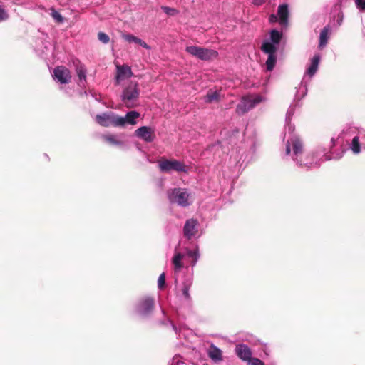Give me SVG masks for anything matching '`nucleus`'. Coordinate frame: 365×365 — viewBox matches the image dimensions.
<instances>
[{"mask_svg":"<svg viewBox=\"0 0 365 365\" xmlns=\"http://www.w3.org/2000/svg\"><path fill=\"white\" fill-rule=\"evenodd\" d=\"M183 364L181 361V356L180 355H175L169 362V365H180Z\"/></svg>","mask_w":365,"mask_h":365,"instance_id":"31","label":"nucleus"},{"mask_svg":"<svg viewBox=\"0 0 365 365\" xmlns=\"http://www.w3.org/2000/svg\"><path fill=\"white\" fill-rule=\"evenodd\" d=\"M199 223L198 221L195 219L191 218L186 221L184 228L183 232L185 237L187 239H191L195 237L198 231Z\"/></svg>","mask_w":365,"mask_h":365,"instance_id":"15","label":"nucleus"},{"mask_svg":"<svg viewBox=\"0 0 365 365\" xmlns=\"http://www.w3.org/2000/svg\"><path fill=\"white\" fill-rule=\"evenodd\" d=\"M277 16L275 15V14H272L270 16H269V21L271 22H276L277 21Z\"/></svg>","mask_w":365,"mask_h":365,"instance_id":"37","label":"nucleus"},{"mask_svg":"<svg viewBox=\"0 0 365 365\" xmlns=\"http://www.w3.org/2000/svg\"><path fill=\"white\" fill-rule=\"evenodd\" d=\"M295 105H291L287 110L286 115L285 130H288L290 136L286 142V155L291 157L299 166L312 168L319 166L322 163L331 160H339L341 158L345 153V149L342 147L339 151L333 150V148L337 145H342L343 140L340 136L332 137L330 140L329 148L319 146L315 151L310 154H304L303 151V145L297 136L292 135V133L294 128L289 123L294 115Z\"/></svg>","mask_w":365,"mask_h":365,"instance_id":"1","label":"nucleus"},{"mask_svg":"<svg viewBox=\"0 0 365 365\" xmlns=\"http://www.w3.org/2000/svg\"><path fill=\"white\" fill-rule=\"evenodd\" d=\"M329 31H330V29H329V26H325L322 30V31L320 33V36H319V47L320 48H324L327 45L328 39L329 38Z\"/></svg>","mask_w":365,"mask_h":365,"instance_id":"22","label":"nucleus"},{"mask_svg":"<svg viewBox=\"0 0 365 365\" xmlns=\"http://www.w3.org/2000/svg\"><path fill=\"white\" fill-rule=\"evenodd\" d=\"M76 71L80 80V82H86L87 71L85 66L81 63H78L76 66Z\"/></svg>","mask_w":365,"mask_h":365,"instance_id":"24","label":"nucleus"},{"mask_svg":"<svg viewBox=\"0 0 365 365\" xmlns=\"http://www.w3.org/2000/svg\"><path fill=\"white\" fill-rule=\"evenodd\" d=\"M172 326L173 329L175 331L176 334H178V328L175 325H174L172 322H169Z\"/></svg>","mask_w":365,"mask_h":365,"instance_id":"40","label":"nucleus"},{"mask_svg":"<svg viewBox=\"0 0 365 365\" xmlns=\"http://www.w3.org/2000/svg\"><path fill=\"white\" fill-rule=\"evenodd\" d=\"M118 115L113 113H102L96 116V121L101 125L104 127H108L113 125L118 127L117 125Z\"/></svg>","mask_w":365,"mask_h":365,"instance_id":"13","label":"nucleus"},{"mask_svg":"<svg viewBox=\"0 0 365 365\" xmlns=\"http://www.w3.org/2000/svg\"><path fill=\"white\" fill-rule=\"evenodd\" d=\"M320 58L319 54H315L311 59L310 64L307 68L301 83L297 90L296 98L301 99L307 94V85L318 70Z\"/></svg>","mask_w":365,"mask_h":365,"instance_id":"2","label":"nucleus"},{"mask_svg":"<svg viewBox=\"0 0 365 365\" xmlns=\"http://www.w3.org/2000/svg\"><path fill=\"white\" fill-rule=\"evenodd\" d=\"M185 50L190 55L202 61H210L218 56L217 51L207 48L190 46H187Z\"/></svg>","mask_w":365,"mask_h":365,"instance_id":"7","label":"nucleus"},{"mask_svg":"<svg viewBox=\"0 0 365 365\" xmlns=\"http://www.w3.org/2000/svg\"><path fill=\"white\" fill-rule=\"evenodd\" d=\"M220 98V93L217 91H209L206 96L204 97L205 103H210L213 101H218Z\"/></svg>","mask_w":365,"mask_h":365,"instance_id":"25","label":"nucleus"},{"mask_svg":"<svg viewBox=\"0 0 365 365\" xmlns=\"http://www.w3.org/2000/svg\"><path fill=\"white\" fill-rule=\"evenodd\" d=\"M158 167L162 173H169L172 171L187 173L189 168L184 163L178 160L163 159L158 162Z\"/></svg>","mask_w":365,"mask_h":365,"instance_id":"5","label":"nucleus"},{"mask_svg":"<svg viewBox=\"0 0 365 365\" xmlns=\"http://www.w3.org/2000/svg\"><path fill=\"white\" fill-rule=\"evenodd\" d=\"M116 74L115 76V85H120L122 83L130 78L133 73L131 70V67L127 64L123 65H116Z\"/></svg>","mask_w":365,"mask_h":365,"instance_id":"9","label":"nucleus"},{"mask_svg":"<svg viewBox=\"0 0 365 365\" xmlns=\"http://www.w3.org/2000/svg\"><path fill=\"white\" fill-rule=\"evenodd\" d=\"M167 197L171 204L187 207L192 204L193 197L190 190L185 187H175L167 191Z\"/></svg>","mask_w":365,"mask_h":365,"instance_id":"3","label":"nucleus"},{"mask_svg":"<svg viewBox=\"0 0 365 365\" xmlns=\"http://www.w3.org/2000/svg\"><path fill=\"white\" fill-rule=\"evenodd\" d=\"M264 1L265 0H253V4L259 6L262 4Z\"/></svg>","mask_w":365,"mask_h":365,"instance_id":"38","label":"nucleus"},{"mask_svg":"<svg viewBox=\"0 0 365 365\" xmlns=\"http://www.w3.org/2000/svg\"><path fill=\"white\" fill-rule=\"evenodd\" d=\"M103 139L111 145H121L123 142L115 135H106L103 136Z\"/></svg>","mask_w":365,"mask_h":365,"instance_id":"26","label":"nucleus"},{"mask_svg":"<svg viewBox=\"0 0 365 365\" xmlns=\"http://www.w3.org/2000/svg\"><path fill=\"white\" fill-rule=\"evenodd\" d=\"M207 354L208 356L214 361V362H220L223 360L222 357V350L212 344L209 349H207Z\"/></svg>","mask_w":365,"mask_h":365,"instance_id":"19","label":"nucleus"},{"mask_svg":"<svg viewBox=\"0 0 365 365\" xmlns=\"http://www.w3.org/2000/svg\"><path fill=\"white\" fill-rule=\"evenodd\" d=\"M277 17L279 23L282 26H287L288 24L289 9L287 4L279 5L277 9Z\"/></svg>","mask_w":365,"mask_h":365,"instance_id":"18","label":"nucleus"},{"mask_svg":"<svg viewBox=\"0 0 365 365\" xmlns=\"http://www.w3.org/2000/svg\"><path fill=\"white\" fill-rule=\"evenodd\" d=\"M365 149V130H359L358 135L355 136L350 145V149L354 154H359L361 152V148Z\"/></svg>","mask_w":365,"mask_h":365,"instance_id":"14","label":"nucleus"},{"mask_svg":"<svg viewBox=\"0 0 365 365\" xmlns=\"http://www.w3.org/2000/svg\"><path fill=\"white\" fill-rule=\"evenodd\" d=\"M277 61V57L275 54L268 55V58L266 61L267 70L271 71L273 70Z\"/></svg>","mask_w":365,"mask_h":365,"instance_id":"27","label":"nucleus"},{"mask_svg":"<svg viewBox=\"0 0 365 365\" xmlns=\"http://www.w3.org/2000/svg\"><path fill=\"white\" fill-rule=\"evenodd\" d=\"M235 354L245 361H250L252 357V351L248 346L245 344H238L235 347Z\"/></svg>","mask_w":365,"mask_h":365,"instance_id":"17","label":"nucleus"},{"mask_svg":"<svg viewBox=\"0 0 365 365\" xmlns=\"http://www.w3.org/2000/svg\"><path fill=\"white\" fill-rule=\"evenodd\" d=\"M139 117L140 113L135 110L128 112L125 116L118 115L116 121L118 127H124L126 125H135Z\"/></svg>","mask_w":365,"mask_h":365,"instance_id":"12","label":"nucleus"},{"mask_svg":"<svg viewBox=\"0 0 365 365\" xmlns=\"http://www.w3.org/2000/svg\"><path fill=\"white\" fill-rule=\"evenodd\" d=\"M338 18H339V19H338V20H337V22H338V25L339 26V25H341V22H342V21H343V15H342V14H339V15H338Z\"/></svg>","mask_w":365,"mask_h":365,"instance_id":"39","label":"nucleus"},{"mask_svg":"<svg viewBox=\"0 0 365 365\" xmlns=\"http://www.w3.org/2000/svg\"><path fill=\"white\" fill-rule=\"evenodd\" d=\"M262 50L268 55H273L276 53L277 45L267 41L263 43Z\"/></svg>","mask_w":365,"mask_h":365,"instance_id":"23","label":"nucleus"},{"mask_svg":"<svg viewBox=\"0 0 365 365\" xmlns=\"http://www.w3.org/2000/svg\"><path fill=\"white\" fill-rule=\"evenodd\" d=\"M186 255L192 258V262H191V265L192 267L195 266L200 257V253L197 250L194 251L187 250L186 254L176 252L172 259V263L174 265V270L175 273L179 272L181 270L183 267L182 259Z\"/></svg>","mask_w":365,"mask_h":365,"instance_id":"8","label":"nucleus"},{"mask_svg":"<svg viewBox=\"0 0 365 365\" xmlns=\"http://www.w3.org/2000/svg\"><path fill=\"white\" fill-rule=\"evenodd\" d=\"M98 38L100 41H101L103 43H108L110 41V38L108 35H107L106 33L103 32H99L98 34Z\"/></svg>","mask_w":365,"mask_h":365,"instance_id":"30","label":"nucleus"},{"mask_svg":"<svg viewBox=\"0 0 365 365\" xmlns=\"http://www.w3.org/2000/svg\"><path fill=\"white\" fill-rule=\"evenodd\" d=\"M193 279L192 277H188L183 281L181 287L182 297L187 301H190L191 297L190 294V289L192 287Z\"/></svg>","mask_w":365,"mask_h":365,"instance_id":"20","label":"nucleus"},{"mask_svg":"<svg viewBox=\"0 0 365 365\" xmlns=\"http://www.w3.org/2000/svg\"><path fill=\"white\" fill-rule=\"evenodd\" d=\"M263 101H264V98L260 95L245 96L237 104L236 112L239 115H243Z\"/></svg>","mask_w":365,"mask_h":365,"instance_id":"6","label":"nucleus"},{"mask_svg":"<svg viewBox=\"0 0 365 365\" xmlns=\"http://www.w3.org/2000/svg\"><path fill=\"white\" fill-rule=\"evenodd\" d=\"M355 4L357 9L365 11V0H355Z\"/></svg>","mask_w":365,"mask_h":365,"instance_id":"34","label":"nucleus"},{"mask_svg":"<svg viewBox=\"0 0 365 365\" xmlns=\"http://www.w3.org/2000/svg\"><path fill=\"white\" fill-rule=\"evenodd\" d=\"M154 307V300L150 297L143 298L137 306V312L142 317L148 316Z\"/></svg>","mask_w":365,"mask_h":365,"instance_id":"11","label":"nucleus"},{"mask_svg":"<svg viewBox=\"0 0 365 365\" xmlns=\"http://www.w3.org/2000/svg\"><path fill=\"white\" fill-rule=\"evenodd\" d=\"M140 96L139 85L137 81H130L124 85L120 98L123 104L129 108L135 107Z\"/></svg>","mask_w":365,"mask_h":365,"instance_id":"4","label":"nucleus"},{"mask_svg":"<svg viewBox=\"0 0 365 365\" xmlns=\"http://www.w3.org/2000/svg\"><path fill=\"white\" fill-rule=\"evenodd\" d=\"M203 365H207V364H204Z\"/></svg>","mask_w":365,"mask_h":365,"instance_id":"41","label":"nucleus"},{"mask_svg":"<svg viewBox=\"0 0 365 365\" xmlns=\"http://www.w3.org/2000/svg\"><path fill=\"white\" fill-rule=\"evenodd\" d=\"M165 283V273H162L158 279V286L160 289H162Z\"/></svg>","mask_w":365,"mask_h":365,"instance_id":"33","label":"nucleus"},{"mask_svg":"<svg viewBox=\"0 0 365 365\" xmlns=\"http://www.w3.org/2000/svg\"><path fill=\"white\" fill-rule=\"evenodd\" d=\"M135 133L137 137L147 143L153 142L155 138L154 130L148 126L140 127Z\"/></svg>","mask_w":365,"mask_h":365,"instance_id":"16","label":"nucleus"},{"mask_svg":"<svg viewBox=\"0 0 365 365\" xmlns=\"http://www.w3.org/2000/svg\"><path fill=\"white\" fill-rule=\"evenodd\" d=\"M9 18L7 11L0 5V21L6 20Z\"/></svg>","mask_w":365,"mask_h":365,"instance_id":"32","label":"nucleus"},{"mask_svg":"<svg viewBox=\"0 0 365 365\" xmlns=\"http://www.w3.org/2000/svg\"><path fill=\"white\" fill-rule=\"evenodd\" d=\"M282 38V33L277 30H272L270 33L272 43L277 45Z\"/></svg>","mask_w":365,"mask_h":365,"instance_id":"28","label":"nucleus"},{"mask_svg":"<svg viewBox=\"0 0 365 365\" xmlns=\"http://www.w3.org/2000/svg\"><path fill=\"white\" fill-rule=\"evenodd\" d=\"M161 9L168 16H175L178 13V10L168 6H163Z\"/></svg>","mask_w":365,"mask_h":365,"instance_id":"29","label":"nucleus"},{"mask_svg":"<svg viewBox=\"0 0 365 365\" xmlns=\"http://www.w3.org/2000/svg\"><path fill=\"white\" fill-rule=\"evenodd\" d=\"M249 365H264L262 361L258 359H253L250 363Z\"/></svg>","mask_w":365,"mask_h":365,"instance_id":"36","label":"nucleus"},{"mask_svg":"<svg viewBox=\"0 0 365 365\" xmlns=\"http://www.w3.org/2000/svg\"><path fill=\"white\" fill-rule=\"evenodd\" d=\"M123 38L128 41V42H133V43H138L139 45H140L142 47L148 49V50H150L151 48L150 46H148L144 41L138 38V37L136 36H134L133 35H130V34H124L123 36Z\"/></svg>","mask_w":365,"mask_h":365,"instance_id":"21","label":"nucleus"},{"mask_svg":"<svg viewBox=\"0 0 365 365\" xmlns=\"http://www.w3.org/2000/svg\"><path fill=\"white\" fill-rule=\"evenodd\" d=\"M53 18L58 22H63V19L61 14L55 10L52 11Z\"/></svg>","mask_w":365,"mask_h":365,"instance_id":"35","label":"nucleus"},{"mask_svg":"<svg viewBox=\"0 0 365 365\" xmlns=\"http://www.w3.org/2000/svg\"><path fill=\"white\" fill-rule=\"evenodd\" d=\"M53 78L61 84L68 83L71 80L70 71L64 66H57L53 70Z\"/></svg>","mask_w":365,"mask_h":365,"instance_id":"10","label":"nucleus"}]
</instances>
